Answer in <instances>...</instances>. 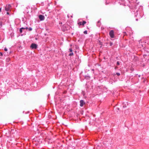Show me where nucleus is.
<instances>
[{
  "instance_id": "f257e3e1",
  "label": "nucleus",
  "mask_w": 149,
  "mask_h": 149,
  "mask_svg": "<svg viewBox=\"0 0 149 149\" xmlns=\"http://www.w3.org/2000/svg\"><path fill=\"white\" fill-rule=\"evenodd\" d=\"M38 45L34 43H32L31 44L30 47L32 49H36L37 48Z\"/></svg>"
},
{
  "instance_id": "f03ea898",
  "label": "nucleus",
  "mask_w": 149,
  "mask_h": 149,
  "mask_svg": "<svg viewBox=\"0 0 149 149\" xmlns=\"http://www.w3.org/2000/svg\"><path fill=\"white\" fill-rule=\"evenodd\" d=\"M109 34L111 38H113L114 35V32L113 30H111L109 33Z\"/></svg>"
},
{
  "instance_id": "7ed1b4c3",
  "label": "nucleus",
  "mask_w": 149,
  "mask_h": 149,
  "mask_svg": "<svg viewBox=\"0 0 149 149\" xmlns=\"http://www.w3.org/2000/svg\"><path fill=\"white\" fill-rule=\"evenodd\" d=\"M11 6L10 5H7L5 7V10L6 11H9L10 9Z\"/></svg>"
},
{
  "instance_id": "20e7f679",
  "label": "nucleus",
  "mask_w": 149,
  "mask_h": 149,
  "mask_svg": "<svg viewBox=\"0 0 149 149\" xmlns=\"http://www.w3.org/2000/svg\"><path fill=\"white\" fill-rule=\"evenodd\" d=\"M86 23V22L84 21H83L82 22H81L78 23L79 25H82L83 26H84L85 24Z\"/></svg>"
},
{
  "instance_id": "39448f33",
  "label": "nucleus",
  "mask_w": 149,
  "mask_h": 149,
  "mask_svg": "<svg viewBox=\"0 0 149 149\" xmlns=\"http://www.w3.org/2000/svg\"><path fill=\"white\" fill-rule=\"evenodd\" d=\"M39 17L40 20H43L45 19V17L42 15H39Z\"/></svg>"
},
{
  "instance_id": "423d86ee",
  "label": "nucleus",
  "mask_w": 149,
  "mask_h": 149,
  "mask_svg": "<svg viewBox=\"0 0 149 149\" xmlns=\"http://www.w3.org/2000/svg\"><path fill=\"white\" fill-rule=\"evenodd\" d=\"M80 105L81 107H82L85 104V102L82 100H81L80 101Z\"/></svg>"
},
{
  "instance_id": "0eeeda50",
  "label": "nucleus",
  "mask_w": 149,
  "mask_h": 149,
  "mask_svg": "<svg viewBox=\"0 0 149 149\" xmlns=\"http://www.w3.org/2000/svg\"><path fill=\"white\" fill-rule=\"evenodd\" d=\"M24 27L21 28L19 29V31L20 33H22V29H24Z\"/></svg>"
},
{
  "instance_id": "6e6552de",
  "label": "nucleus",
  "mask_w": 149,
  "mask_h": 149,
  "mask_svg": "<svg viewBox=\"0 0 149 149\" xmlns=\"http://www.w3.org/2000/svg\"><path fill=\"white\" fill-rule=\"evenodd\" d=\"M73 55V53L71 52V53H70L69 54V55L70 56H72Z\"/></svg>"
},
{
  "instance_id": "1a4fd4ad",
  "label": "nucleus",
  "mask_w": 149,
  "mask_h": 149,
  "mask_svg": "<svg viewBox=\"0 0 149 149\" xmlns=\"http://www.w3.org/2000/svg\"><path fill=\"white\" fill-rule=\"evenodd\" d=\"M84 33L85 34H87V31H84Z\"/></svg>"
},
{
  "instance_id": "9d476101",
  "label": "nucleus",
  "mask_w": 149,
  "mask_h": 149,
  "mask_svg": "<svg viewBox=\"0 0 149 149\" xmlns=\"http://www.w3.org/2000/svg\"><path fill=\"white\" fill-rule=\"evenodd\" d=\"M69 51L70 52H72V48H70L69 49Z\"/></svg>"
},
{
  "instance_id": "9b49d317",
  "label": "nucleus",
  "mask_w": 149,
  "mask_h": 149,
  "mask_svg": "<svg viewBox=\"0 0 149 149\" xmlns=\"http://www.w3.org/2000/svg\"><path fill=\"white\" fill-rule=\"evenodd\" d=\"M28 29L29 30V31H31L32 30V29L30 27L29 28H28Z\"/></svg>"
},
{
  "instance_id": "f8f14e48",
  "label": "nucleus",
  "mask_w": 149,
  "mask_h": 149,
  "mask_svg": "<svg viewBox=\"0 0 149 149\" xmlns=\"http://www.w3.org/2000/svg\"><path fill=\"white\" fill-rule=\"evenodd\" d=\"M116 74L118 76H119L120 75V73H116Z\"/></svg>"
},
{
  "instance_id": "ddd939ff",
  "label": "nucleus",
  "mask_w": 149,
  "mask_h": 149,
  "mask_svg": "<svg viewBox=\"0 0 149 149\" xmlns=\"http://www.w3.org/2000/svg\"><path fill=\"white\" fill-rule=\"evenodd\" d=\"M117 65H119L120 64H119V63L118 61H117Z\"/></svg>"
},
{
  "instance_id": "4468645a",
  "label": "nucleus",
  "mask_w": 149,
  "mask_h": 149,
  "mask_svg": "<svg viewBox=\"0 0 149 149\" xmlns=\"http://www.w3.org/2000/svg\"><path fill=\"white\" fill-rule=\"evenodd\" d=\"M4 50L5 51H7V49L6 48H4Z\"/></svg>"
},
{
  "instance_id": "2eb2a0df",
  "label": "nucleus",
  "mask_w": 149,
  "mask_h": 149,
  "mask_svg": "<svg viewBox=\"0 0 149 149\" xmlns=\"http://www.w3.org/2000/svg\"><path fill=\"white\" fill-rule=\"evenodd\" d=\"M24 29H28V28L27 27H26L25 28L24 27Z\"/></svg>"
},
{
  "instance_id": "dca6fc26",
  "label": "nucleus",
  "mask_w": 149,
  "mask_h": 149,
  "mask_svg": "<svg viewBox=\"0 0 149 149\" xmlns=\"http://www.w3.org/2000/svg\"><path fill=\"white\" fill-rule=\"evenodd\" d=\"M100 45H101V46H100V47H101L102 46V44L101 42H100Z\"/></svg>"
},
{
  "instance_id": "f3484780",
  "label": "nucleus",
  "mask_w": 149,
  "mask_h": 149,
  "mask_svg": "<svg viewBox=\"0 0 149 149\" xmlns=\"http://www.w3.org/2000/svg\"><path fill=\"white\" fill-rule=\"evenodd\" d=\"M0 54L1 56H2L3 55L2 54L1 52H0Z\"/></svg>"
},
{
  "instance_id": "a211bd4d",
  "label": "nucleus",
  "mask_w": 149,
  "mask_h": 149,
  "mask_svg": "<svg viewBox=\"0 0 149 149\" xmlns=\"http://www.w3.org/2000/svg\"><path fill=\"white\" fill-rule=\"evenodd\" d=\"M7 14H8V15H9V13L8 12H7Z\"/></svg>"
},
{
  "instance_id": "6ab92c4d",
  "label": "nucleus",
  "mask_w": 149,
  "mask_h": 149,
  "mask_svg": "<svg viewBox=\"0 0 149 149\" xmlns=\"http://www.w3.org/2000/svg\"><path fill=\"white\" fill-rule=\"evenodd\" d=\"M112 45V43H110V45Z\"/></svg>"
}]
</instances>
